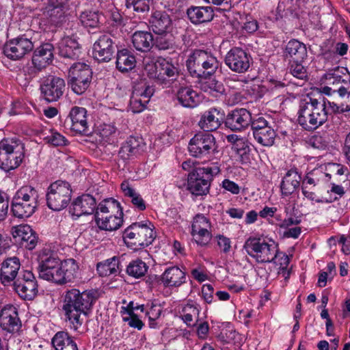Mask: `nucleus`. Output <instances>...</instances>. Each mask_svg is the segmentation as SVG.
Instances as JSON below:
<instances>
[{"instance_id": "obj_1", "label": "nucleus", "mask_w": 350, "mask_h": 350, "mask_svg": "<svg viewBox=\"0 0 350 350\" xmlns=\"http://www.w3.org/2000/svg\"><path fill=\"white\" fill-rule=\"evenodd\" d=\"M96 293L93 291L81 292L77 288L67 289L63 295L62 309L72 327L77 330L83 324L81 315H87L96 301Z\"/></svg>"}, {"instance_id": "obj_2", "label": "nucleus", "mask_w": 350, "mask_h": 350, "mask_svg": "<svg viewBox=\"0 0 350 350\" xmlns=\"http://www.w3.org/2000/svg\"><path fill=\"white\" fill-rule=\"evenodd\" d=\"M321 81L325 84L321 88L323 94L332 96L338 93L340 96L347 95L349 104L338 106L334 103L325 100L334 113H343L350 111V72L345 67L337 66L329 70L322 77Z\"/></svg>"}, {"instance_id": "obj_3", "label": "nucleus", "mask_w": 350, "mask_h": 350, "mask_svg": "<svg viewBox=\"0 0 350 350\" xmlns=\"http://www.w3.org/2000/svg\"><path fill=\"white\" fill-rule=\"evenodd\" d=\"M298 122L306 130L312 131L323 125L328 118L326 101L323 98H308L301 103L299 109Z\"/></svg>"}, {"instance_id": "obj_4", "label": "nucleus", "mask_w": 350, "mask_h": 350, "mask_svg": "<svg viewBox=\"0 0 350 350\" xmlns=\"http://www.w3.org/2000/svg\"><path fill=\"white\" fill-rule=\"evenodd\" d=\"M38 192L31 186H24L14 196L11 209L14 217L27 218L36 211L38 205Z\"/></svg>"}, {"instance_id": "obj_5", "label": "nucleus", "mask_w": 350, "mask_h": 350, "mask_svg": "<svg viewBox=\"0 0 350 350\" xmlns=\"http://www.w3.org/2000/svg\"><path fill=\"white\" fill-rule=\"evenodd\" d=\"M186 65L192 76L201 78L214 74L219 62L210 52L196 49L188 57Z\"/></svg>"}, {"instance_id": "obj_6", "label": "nucleus", "mask_w": 350, "mask_h": 350, "mask_svg": "<svg viewBox=\"0 0 350 350\" xmlns=\"http://www.w3.org/2000/svg\"><path fill=\"white\" fill-rule=\"evenodd\" d=\"M24 144L16 138L0 142V168L5 172L17 168L24 158Z\"/></svg>"}, {"instance_id": "obj_7", "label": "nucleus", "mask_w": 350, "mask_h": 350, "mask_svg": "<svg viewBox=\"0 0 350 350\" xmlns=\"http://www.w3.org/2000/svg\"><path fill=\"white\" fill-rule=\"evenodd\" d=\"M219 172V167L215 165L192 169L188 174L187 189L196 196L207 195L214 176Z\"/></svg>"}, {"instance_id": "obj_8", "label": "nucleus", "mask_w": 350, "mask_h": 350, "mask_svg": "<svg viewBox=\"0 0 350 350\" xmlns=\"http://www.w3.org/2000/svg\"><path fill=\"white\" fill-rule=\"evenodd\" d=\"M217 148L215 138L208 133L200 132L195 134L188 144L190 155L202 162L212 160L219 152Z\"/></svg>"}, {"instance_id": "obj_9", "label": "nucleus", "mask_w": 350, "mask_h": 350, "mask_svg": "<svg viewBox=\"0 0 350 350\" xmlns=\"http://www.w3.org/2000/svg\"><path fill=\"white\" fill-rule=\"evenodd\" d=\"M243 250L258 263L273 262L279 255L278 245L274 242L268 243L254 237L245 241Z\"/></svg>"}, {"instance_id": "obj_10", "label": "nucleus", "mask_w": 350, "mask_h": 350, "mask_svg": "<svg viewBox=\"0 0 350 350\" xmlns=\"http://www.w3.org/2000/svg\"><path fill=\"white\" fill-rule=\"evenodd\" d=\"M72 193L68 182L61 180L55 181L47 189L46 198L48 207L55 211L65 208L71 200Z\"/></svg>"}, {"instance_id": "obj_11", "label": "nucleus", "mask_w": 350, "mask_h": 350, "mask_svg": "<svg viewBox=\"0 0 350 350\" xmlns=\"http://www.w3.org/2000/svg\"><path fill=\"white\" fill-rule=\"evenodd\" d=\"M146 224L133 223L124 231L123 237L128 239V243L135 246V250L150 245L155 239L153 228Z\"/></svg>"}, {"instance_id": "obj_12", "label": "nucleus", "mask_w": 350, "mask_h": 350, "mask_svg": "<svg viewBox=\"0 0 350 350\" xmlns=\"http://www.w3.org/2000/svg\"><path fill=\"white\" fill-rule=\"evenodd\" d=\"M92 79V71L90 66L84 63H75L68 72V85L77 94H83L89 88Z\"/></svg>"}, {"instance_id": "obj_13", "label": "nucleus", "mask_w": 350, "mask_h": 350, "mask_svg": "<svg viewBox=\"0 0 350 350\" xmlns=\"http://www.w3.org/2000/svg\"><path fill=\"white\" fill-rule=\"evenodd\" d=\"M118 39L110 33L100 35L93 44V57L100 62H109L118 47Z\"/></svg>"}, {"instance_id": "obj_14", "label": "nucleus", "mask_w": 350, "mask_h": 350, "mask_svg": "<svg viewBox=\"0 0 350 350\" xmlns=\"http://www.w3.org/2000/svg\"><path fill=\"white\" fill-rule=\"evenodd\" d=\"M12 285L16 293L24 300H33L38 292L37 280L31 271H20Z\"/></svg>"}, {"instance_id": "obj_15", "label": "nucleus", "mask_w": 350, "mask_h": 350, "mask_svg": "<svg viewBox=\"0 0 350 350\" xmlns=\"http://www.w3.org/2000/svg\"><path fill=\"white\" fill-rule=\"evenodd\" d=\"M252 59L246 51L240 47H233L226 55L224 62L232 71L244 73L250 68Z\"/></svg>"}, {"instance_id": "obj_16", "label": "nucleus", "mask_w": 350, "mask_h": 350, "mask_svg": "<svg viewBox=\"0 0 350 350\" xmlns=\"http://www.w3.org/2000/svg\"><path fill=\"white\" fill-rule=\"evenodd\" d=\"M61 261L55 257L42 258L38 267L39 278L44 280L60 284L62 279Z\"/></svg>"}, {"instance_id": "obj_17", "label": "nucleus", "mask_w": 350, "mask_h": 350, "mask_svg": "<svg viewBox=\"0 0 350 350\" xmlns=\"http://www.w3.org/2000/svg\"><path fill=\"white\" fill-rule=\"evenodd\" d=\"M34 46L30 39L18 37L7 42L3 46V53L12 60H18L30 53Z\"/></svg>"}, {"instance_id": "obj_18", "label": "nucleus", "mask_w": 350, "mask_h": 350, "mask_svg": "<svg viewBox=\"0 0 350 350\" xmlns=\"http://www.w3.org/2000/svg\"><path fill=\"white\" fill-rule=\"evenodd\" d=\"M65 86L63 79L52 76L47 78L40 85L41 94L47 102H55L62 96Z\"/></svg>"}, {"instance_id": "obj_19", "label": "nucleus", "mask_w": 350, "mask_h": 350, "mask_svg": "<svg viewBox=\"0 0 350 350\" xmlns=\"http://www.w3.org/2000/svg\"><path fill=\"white\" fill-rule=\"evenodd\" d=\"M252 122V114L245 108L235 109L228 113L225 120L227 128L233 131H241Z\"/></svg>"}, {"instance_id": "obj_20", "label": "nucleus", "mask_w": 350, "mask_h": 350, "mask_svg": "<svg viewBox=\"0 0 350 350\" xmlns=\"http://www.w3.org/2000/svg\"><path fill=\"white\" fill-rule=\"evenodd\" d=\"M21 268L20 260L16 256L7 258L1 264L0 282L4 286H10L18 276Z\"/></svg>"}, {"instance_id": "obj_21", "label": "nucleus", "mask_w": 350, "mask_h": 350, "mask_svg": "<svg viewBox=\"0 0 350 350\" xmlns=\"http://www.w3.org/2000/svg\"><path fill=\"white\" fill-rule=\"evenodd\" d=\"M96 207V199L90 194H83L72 201L69 208V213L79 218L82 215L93 214Z\"/></svg>"}, {"instance_id": "obj_22", "label": "nucleus", "mask_w": 350, "mask_h": 350, "mask_svg": "<svg viewBox=\"0 0 350 350\" xmlns=\"http://www.w3.org/2000/svg\"><path fill=\"white\" fill-rule=\"evenodd\" d=\"M12 236L15 244L29 250L35 248L37 237L29 225H20L12 229Z\"/></svg>"}, {"instance_id": "obj_23", "label": "nucleus", "mask_w": 350, "mask_h": 350, "mask_svg": "<svg viewBox=\"0 0 350 350\" xmlns=\"http://www.w3.org/2000/svg\"><path fill=\"white\" fill-rule=\"evenodd\" d=\"M0 326L3 330L10 333L19 330L21 327V321L16 307L12 305H6L1 309Z\"/></svg>"}, {"instance_id": "obj_24", "label": "nucleus", "mask_w": 350, "mask_h": 350, "mask_svg": "<svg viewBox=\"0 0 350 350\" xmlns=\"http://www.w3.org/2000/svg\"><path fill=\"white\" fill-rule=\"evenodd\" d=\"M53 51V46L50 43H44L34 51L32 57V64L35 72L41 71L52 62Z\"/></svg>"}, {"instance_id": "obj_25", "label": "nucleus", "mask_w": 350, "mask_h": 350, "mask_svg": "<svg viewBox=\"0 0 350 350\" xmlns=\"http://www.w3.org/2000/svg\"><path fill=\"white\" fill-rule=\"evenodd\" d=\"M224 118V113L221 109L213 107L201 116L198 126L204 131H214L221 126Z\"/></svg>"}, {"instance_id": "obj_26", "label": "nucleus", "mask_w": 350, "mask_h": 350, "mask_svg": "<svg viewBox=\"0 0 350 350\" xmlns=\"http://www.w3.org/2000/svg\"><path fill=\"white\" fill-rule=\"evenodd\" d=\"M301 176L297 168L293 167L288 170L280 183L282 194L288 196L293 194L301 185Z\"/></svg>"}, {"instance_id": "obj_27", "label": "nucleus", "mask_w": 350, "mask_h": 350, "mask_svg": "<svg viewBox=\"0 0 350 350\" xmlns=\"http://www.w3.org/2000/svg\"><path fill=\"white\" fill-rule=\"evenodd\" d=\"M187 15L191 23L200 25L211 22L214 18V10L211 6H190Z\"/></svg>"}, {"instance_id": "obj_28", "label": "nucleus", "mask_w": 350, "mask_h": 350, "mask_svg": "<svg viewBox=\"0 0 350 350\" xmlns=\"http://www.w3.org/2000/svg\"><path fill=\"white\" fill-rule=\"evenodd\" d=\"M185 273L180 268L173 266L167 268L159 277L160 282L165 287H178L185 282Z\"/></svg>"}, {"instance_id": "obj_29", "label": "nucleus", "mask_w": 350, "mask_h": 350, "mask_svg": "<svg viewBox=\"0 0 350 350\" xmlns=\"http://www.w3.org/2000/svg\"><path fill=\"white\" fill-rule=\"evenodd\" d=\"M94 213L95 221L102 220L106 215H112V214L123 216L120 204L112 198L104 199L99 202Z\"/></svg>"}, {"instance_id": "obj_30", "label": "nucleus", "mask_w": 350, "mask_h": 350, "mask_svg": "<svg viewBox=\"0 0 350 350\" xmlns=\"http://www.w3.org/2000/svg\"><path fill=\"white\" fill-rule=\"evenodd\" d=\"M172 27V21L165 12L156 11L152 14L149 19V29L154 33L170 31Z\"/></svg>"}, {"instance_id": "obj_31", "label": "nucleus", "mask_w": 350, "mask_h": 350, "mask_svg": "<svg viewBox=\"0 0 350 350\" xmlns=\"http://www.w3.org/2000/svg\"><path fill=\"white\" fill-rule=\"evenodd\" d=\"M87 110L81 107H73L68 118L71 122V129L80 133L87 134L88 126L87 122Z\"/></svg>"}, {"instance_id": "obj_32", "label": "nucleus", "mask_w": 350, "mask_h": 350, "mask_svg": "<svg viewBox=\"0 0 350 350\" xmlns=\"http://www.w3.org/2000/svg\"><path fill=\"white\" fill-rule=\"evenodd\" d=\"M307 55L306 45L297 40L292 39L286 45L284 56L290 62H304Z\"/></svg>"}, {"instance_id": "obj_33", "label": "nucleus", "mask_w": 350, "mask_h": 350, "mask_svg": "<svg viewBox=\"0 0 350 350\" xmlns=\"http://www.w3.org/2000/svg\"><path fill=\"white\" fill-rule=\"evenodd\" d=\"M59 55L64 58L77 59L81 53L80 46L75 38L66 36L58 42Z\"/></svg>"}, {"instance_id": "obj_34", "label": "nucleus", "mask_w": 350, "mask_h": 350, "mask_svg": "<svg viewBox=\"0 0 350 350\" xmlns=\"http://www.w3.org/2000/svg\"><path fill=\"white\" fill-rule=\"evenodd\" d=\"M134 48L140 52H149L154 46V36L150 31H136L132 35Z\"/></svg>"}, {"instance_id": "obj_35", "label": "nucleus", "mask_w": 350, "mask_h": 350, "mask_svg": "<svg viewBox=\"0 0 350 350\" xmlns=\"http://www.w3.org/2000/svg\"><path fill=\"white\" fill-rule=\"evenodd\" d=\"M62 279L60 285L73 282L79 276V267L73 258H68L61 262Z\"/></svg>"}, {"instance_id": "obj_36", "label": "nucleus", "mask_w": 350, "mask_h": 350, "mask_svg": "<svg viewBox=\"0 0 350 350\" xmlns=\"http://www.w3.org/2000/svg\"><path fill=\"white\" fill-rule=\"evenodd\" d=\"M141 143V138L129 137L121 146L118 157L124 162L133 159L138 152Z\"/></svg>"}, {"instance_id": "obj_37", "label": "nucleus", "mask_w": 350, "mask_h": 350, "mask_svg": "<svg viewBox=\"0 0 350 350\" xmlns=\"http://www.w3.org/2000/svg\"><path fill=\"white\" fill-rule=\"evenodd\" d=\"M200 310L199 304L188 302L182 308L180 317L188 327H195L200 321Z\"/></svg>"}, {"instance_id": "obj_38", "label": "nucleus", "mask_w": 350, "mask_h": 350, "mask_svg": "<svg viewBox=\"0 0 350 350\" xmlns=\"http://www.w3.org/2000/svg\"><path fill=\"white\" fill-rule=\"evenodd\" d=\"M116 68L122 72H127L135 68L136 59L131 51L127 49L117 50Z\"/></svg>"}, {"instance_id": "obj_39", "label": "nucleus", "mask_w": 350, "mask_h": 350, "mask_svg": "<svg viewBox=\"0 0 350 350\" xmlns=\"http://www.w3.org/2000/svg\"><path fill=\"white\" fill-rule=\"evenodd\" d=\"M170 31L165 33H155L154 37V46L159 51H173L180 49L179 45L176 43L174 36L170 33Z\"/></svg>"}, {"instance_id": "obj_40", "label": "nucleus", "mask_w": 350, "mask_h": 350, "mask_svg": "<svg viewBox=\"0 0 350 350\" xmlns=\"http://www.w3.org/2000/svg\"><path fill=\"white\" fill-rule=\"evenodd\" d=\"M51 343L55 350H78L73 338L66 332H58L53 337Z\"/></svg>"}, {"instance_id": "obj_41", "label": "nucleus", "mask_w": 350, "mask_h": 350, "mask_svg": "<svg viewBox=\"0 0 350 350\" xmlns=\"http://www.w3.org/2000/svg\"><path fill=\"white\" fill-rule=\"evenodd\" d=\"M319 179L314 177L313 172H308L305 177L301 179V191L304 197L310 200H316L317 202H323L321 200H317L314 188L319 183Z\"/></svg>"}, {"instance_id": "obj_42", "label": "nucleus", "mask_w": 350, "mask_h": 350, "mask_svg": "<svg viewBox=\"0 0 350 350\" xmlns=\"http://www.w3.org/2000/svg\"><path fill=\"white\" fill-rule=\"evenodd\" d=\"M177 98L185 107L193 108L200 103L198 94L189 87L180 88L177 92Z\"/></svg>"}, {"instance_id": "obj_43", "label": "nucleus", "mask_w": 350, "mask_h": 350, "mask_svg": "<svg viewBox=\"0 0 350 350\" xmlns=\"http://www.w3.org/2000/svg\"><path fill=\"white\" fill-rule=\"evenodd\" d=\"M119 259L113 256L97 264L96 270L101 277L117 275L120 272Z\"/></svg>"}, {"instance_id": "obj_44", "label": "nucleus", "mask_w": 350, "mask_h": 350, "mask_svg": "<svg viewBox=\"0 0 350 350\" xmlns=\"http://www.w3.org/2000/svg\"><path fill=\"white\" fill-rule=\"evenodd\" d=\"M200 89L214 97H219L225 92L223 83L215 79L211 78H205L204 81L200 82Z\"/></svg>"}, {"instance_id": "obj_45", "label": "nucleus", "mask_w": 350, "mask_h": 350, "mask_svg": "<svg viewBox=\"0 0 350 350\" xmlns=\"http://www.w3.org/2000/svg\"><path fill=\"white\" fill-rule=\"evenodd\" d=\"M98 227L103 230L113 231L118 229L123 223L122 216L118 214L106 215L102 220L95 221Z\"/></svg>"}, {"instance_id": "obj_46", "label": "nucleus", "mask_w": 350, "mask_h": 350, "mask_svg": "<svg viewBox=\"0 0 350 350\" xmlns=\"http://www.w3.org/2000/svg\"><path fill=\"white\" fill-rule=\"evenodd\" d=\"M159 72L163 79L169 78L170 81L176 79L178 76V68L175 66L172 62L165 58H159L157 59ZM171 83V82H170Z\"/></svg>"}, {"instance_id": "obj_47", "label": "nucleus", "mask_w": 350, "mask_h": 350, "mask_svg": "<svg viewBox=\"0 0 350 350\" xmlns=\"http://www.w3.org/2000/svg\"><path fill=\"white\" fill-rule=\"evenodd\" d=\"M254 139L263 146H271L275 142L276 133L274 129L270 126L256 132L253 135Z\"/></svg>"}, {"instance_id": "obj_48", "label": "nucleus", "mask_w": 350, "mask_h": 350, "mask_svg": "<svg viewBox=\"0 0 350 350\" xmlns=\"http://www.w3.org/2000/svg\"><path fill=\"white\" fill-rule=\"evenodd\" d=\"M79 18L81 25L86 28H96L100 23V14L97 11L82 12Z\"/></svg>"}, {"instance_id": "obj_49", "label": "nucleus", "mask_w": 350, "mask_h": 350, "mask_svg": "<svg viewBox=\"0 0 350 350\" xmlns=\"http://www.w3.org/2000/svg\"><path fill=\"white\" fill-rule=\"evenodd\" d=\"M148 267L140 259L132 260L126 267V273L129 275L135 278H140L145 275Z\"/></svg>"}, {"instance_id": "obj_50", "label": "nucleus", "mask_w": 350, "mask_h": 350, "mask_svg": "<svg viewBox=\"0 0 350 350\" xmlns=\"http://www.w3.org/2000/svg\"><path fill=\"white\" fill-rule=\"evenodd\" d=\"M46 11V16L50 23L54 25H58L65 19V6L50 5Z\"/></svg>"}, {"instance_id": "obj_51", "label": "nucleus", "mask_w": 350, "mask_h": 350, "mask_svg": "<svg viewBox=\"0 0 350 350\" xmlns=\"http://www.w3.org/2000/svg\"><path fill=\"white\" fill-rule=\"evenodd\" d=\"M232 149L240 157L242 163L249 161V153L251 150L248 141L242 137L237 144L232 147Z\"/></svg>"}, {"instance_id": "obj_52", "label": "nucleus", "mask_w": 350, "mask_h": 350, "mask_svg": "<svg viewBox=\"0 0 350 350\" xmlns=\"http://www.w3.org/2000/svg\"><path fill=\"white\" fill-rule=\"evenodd\" d=\"M145 70L148 76L154 79V81L161 85H169L170 84V81L167 79H163L159 72V66L157 65V61L151 64H146L145 66Z\"/></svg>"}, {"instance_id": "obj_53", "label": "nucleus", "mask_w": 350, "mask_h": 350, "mask_svg": "<svg viewBox=\"0 0 350 350\" xmlns=\"http://www.w3.org/2000/svg\"><path fill=\"white\" fill-rule=\"evenodd\" d=\"M146 96L141 97L138 92H133L130 99L129 107L131 111L134 113L143 111L145 109L146 105L148 103H147V99H146Z\"/></svg>"}, {"instance_id": "obj_54", "label": "nucleus", "mask_w": 350, "mask_h": 350, "mask_svg": "<svg viewBox=\"0 0 350 350\" xmlns=\"http://www.w3.org/2000/svg\"><path fill=\"white\" fill-rule=\"evenodd\" d=\"M150 0H126L127 8H133L138 13H146L150 10Z\"/></svg>"}, {"instance_id": "obj_55", "label": "nucleus", "mask_w": 350, "mask_h": 350, "mask_svg": "<svg viewBox=\"0 0 350 350\" xmlns=\"http://www.w3.org/2000/svg\"><path fill=\"white\" fill-rule=\"evenodd\" d=\"M191 234L197 244L201 246L206 245L211 239V234L208 229L200 230L199 228H197L196 231L191 230Z\"/></svg>"}, {"instance_id": "obj_56", "label": "nucleus", "mask_w": 350, "mask_h": 350, "mask_svg": "<svg viewBox=\"0 0 350 350\" xmlns=\"http://www.w3.org/2000/svg\"><path fill=\"white\" fill-rule=\"evenodd\" d=\"M303 62H290L289 70L295 78L305 80L308 78L306 68L302 65Z\"/></svg>"}, {"instance_id": "obj_57", "label": "nucleus", "mask_w": 350, "mask_h": 350, "mask_svg": "<svg viewBox=\"0 0 350 350\" xmlns=\"http://www.w3.org/2000/svg\"><path fill=\"white\" fill-rule=\"evenodd\" d=\"M44 141L53 146H65L66 139L64 136L57 132L51 131L50 134L44 137Z\"/></svg>"}, {"instance_id": "obj_58", "label": "nucleus", "mask_w": 350, "mask_h": 350, "mask_svg": "<svg viewBox=\"0 0 350 350\" xmlns=\"http://www.w3.org/2000/svg\"><path fill=\"white\" fill-rule=\"evenodd\" d=\"M129 317H124L123 321L127 322L130 327L137 328L140 330L144 326L143 322L138 318L137 315L133 312V308L128 310Z\"/></svg>"}, {"instance_id": "obj_59", "label": "nucleus", "mask_w": 350, "mask_h": 350, "mask_svg": "<svg viewBox=\"0 0 350 350\" xmlns=\"http://www.w3.org/2000/svg\"><path fill=\"white\" fill-rule=\"evenodd\" d=\"M250 126H251L252 135H255L256 132H259L262 129L271 126L269 122L263 117H258L255 119L252 118V122Z\"/></svg>"}, {"instance_id": "obj_60", "label": "nucleus", "mask_w": 350, "mask_h": 350, "mask_svg": "<svg viewBox=\"0 0 350 350\" xmlns=\"http://www.w3.org/2000/svg\"><path fill=\"white\" fill-rule=\"evenodd\" d=\"M211 226L208 219L204 216L203 215H198L194 218L193 222L192 224L191 230L193 231H196L197 228H199L200 230L208 229Z\"/></svg>"}, {"instance_id": "obj_61", "label": "nucleus", "mask_w": 350, "mask_h": 350, "mask_svg": "<svg viewBox=\"0 0 350 350\" xmlns=\"http://www.w3.org/2000/svg\"><path fill=\"white\" fill-rule=\"evenodd\" d=\"M98 131L103 140L107 142L109 137L116 133V128L111 124H103L100 126Z\"/></svg>"}, {"instance_id": "obj_62", "label": "nucleus", "mask_w": 350, "mask_h": 350, "mask_svg": "<svg viewBox=\"0 0 350 350\" xmlns=\"http://www.w3.org/2000/svg\"><path fill=\"white\" fill-rule=\"evenodd\" d=\"M215 239L221 251L224 254H228L231 248L230 239L222 234L217 235Z\"/></svg>"}, {"instance_id": "obj_63", "label": "nucleus", "mask_w": 350, "mask_h": 350, "mask_svg": "<svg viewBox=\"0 0 350 350\" xmlns=\"http://www.w3.org/2000/svg\"><path fill=\"white\" fill-rule=\"evenodd\" d=\"M9 206L8 194L0 191V221L5 219L7 215Z\"/></svg>"}, {"instance_id": "obj_64", "label": "nucleus", "mask_w": 350, "mask_h": 350, "mask_svg": "<svg viewBox=\"0 0 350 350\" xmlns=\"http://www.w3.org/2000/svg\"><path fill=\"white\" fill-rule=\"evenodd\" d=\"M201 292L204 301L208 304H211L213 298V286L209 284H204L202 287Z\"/></svg>"}]
</instances>
